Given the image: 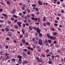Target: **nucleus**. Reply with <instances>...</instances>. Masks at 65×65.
Listing matches in <instances>:
<instances>
[{
  "instance_id": "nucleus-17",
  "label": "nucleus",
  "mask_w": 65,
  "mask_h": 65,
  "mask_svg": "<svg viewBox=\"0 0 65 65\" xmlns=\"http://www.w3.org/2000/svg\"><path fill=\"white\" fill-rule=\"evenodd\" d=\"M14 27L16 29H18V26H17L16 25H14Z\"/></svg>"
},
{
  "instance_id": "nucleus-5",
  "label": "nucleus",
  "mask_w": 65,
  "mask_h": 65,
  "mask_svg": "<svg viewBox=\"0 0 65 65\" xmlns=\"http://www.w3.org/2000/svg\"><path fill=\"white\" fill-rule=\"evenodd\" d=\"M28 63V62L27 60H24L23 61V62L22 64L23 65H25L26 64H27Z\"/></svg>"
},
{
  "instance_id": "nucleus-58",
  "label": "nucleus",
  "mask_w": 65,
  "mask_h": 65,
  "mask_svg": "<svg viewBox=\"0 0 65 65\" xmlns=\"http://www.w3.org/2000/svg\"><path fill=\"white\" fill-rule=\"evenodd\" d=\"M59 28H62V25H59Z\"/></svg>"
},
{
  "instance_id": "nucleus-8",
  "label": "nucleus",
  "mask_w": 65,
  "mask_h": 65,
  "mask_svg": "<svg viewBox=\"0 0 65 65\" xmlns=\"http://www.w3.org/2000/svg\"><path fill=\"white\" fill-rule=\"evenodd\" d=\"M22 55H23V56L24 57H26L27 56V55L26 54H25V53L24 52H23L22 53Z\"/></svg>"
},
{
  "instance_id": "nucleus-54",
  "label": "nucleus",
  "mask_w": 65,
  "mask_h": 65,
  "mask_svg": "<svg viewBox=\"0 0 65 65\" xmlns=\"http://www.w3.org/2000/svg\"><path fill=\"white\" fill-rule=\"evenodd\" d=\"M56 57H57L58 58H60V56L59 55H56Z\"/></svg>"
},
{
  "instance_id": "nucleus-19",
  "label": "nucleus",
  "mask_w": 65,
  "mask_h": 65,
  "mask_svg": "<svg viewBox=\"0 0 65 65\" xmlns=\"http://www.w3.org/2000/svg\"><path fill=\"white\" fill-rule=\"evenodd\" d=\"M18 58H20L21 59H22V56H21L20 55H18Z\"/></svg>"
},
{
  "instance_id": "nucleus-59",
  "label": "nucleus",
  "mask_w": 65,
  "mask_h": 65,
  "mask_svg": "<svg viewBox=\"0 0 65 65\" xmlns=\"http://www.w3.org/2000/svg\"><path fill=\"white\" fill-rule=\"evenodd\" d=\"M19 15H22V13H20L19 14Z\"/></svg>"
},
{
  "instance_id": "nucleus-42",
  "label": "nucleus",
  "mask_w": 65,
  "mask_h": 65,
  "mask_svg": "<svg viewBox=\"0 0 65 65\" xmlns=\"http://www.w3.org/2000/svg\"><path fill=\"white\" fill-rule=\"evenodd\" d=\"M3 51H1L0 52V55H3Z\"/></svg>"
},
{
  "instance_id": "nucleus-57",
  "label": "nucleus",
  "mask_w": 65,
  "mask_h": 65,
  "mask_svg": "<svg viewBox=\"0 0 65 65\" xmlns=\"http://www.w3.org/2000/svg\"><path fill=\"white\" fill-rule=\"evenodd\" d=\"M53 40H55V39H56V37H54L53 38Z\"/></svg>"
},
{
  "instance_id": "nucleus-14",
  "label": "nucleus",
  "mask_w": 65,
  "mask_h": 65,
  "mask_svg": "<svg viewBox=\"0 0 65 65\" xmlns=\"http://www.w3.org/2000/svg\"><path fill=\"white\" fill-rule=\"evenodd\" d=\"M12 17H14V18H18V17L16 15H12Z\"/></svg>"
},
{
  "instance_id": "nucleus-34",
  "label": "nucleus",
  "mask_w": 65,
  "mask_h": 65,
  "mask_svg": "<svg viewBox=\"0 0 65 65\" xmlns=\"http://www.w3.org/2000/svg\"><path fill=\"white\" fill-rule=\"evenodd\" d=\"M6 3L7 4H8V5H10V3H9V1H7Z\"/></svg>"
},
{
  "instance_id": "nucleus-47",
  "label": "nucleus",
  "mask_w": 65,
  "mask_h": 65,
  "mask_svg": "<svg viewBox=\"0 0 65 65\" xmlns=\"http://www.w3.org/2000/svg\"><path fill=\"white\" fill-rule=\"evenodd\" d=\"M23 43L21 42V43L20 44V46H22V45H23Z\"/></svg>"
},
{
  "instance_id": "nucleus-20",
  "label": "nucleus",
  "mask_w": 65,
  "mask_h": 65,
  "mask_svg": "<svg viewBox=\"0 0 65 65\" xmlns=\"http://www.w3.org/2000/svg\"><path fill=\"white\" fill-rule=\"evenodd\" d=\"M12 61L13 62H14L15 61V59L14 58H13L12 59Z\"/></svg>"
},
{
  "instance_id": "nucleus-15",
  "label": "nucleus",
  "mask_w": 65,
  "mask_h": 65,
  "mask_svg": "<svg viewBox=\"0 0 65 65\" xmlns=\"http://www.w3.org/2000/svg\"><path fill=\"white\" fill-rule=\"evenodd\" d=\"M51 57L52 58V59L51 60H54V59L55 58V57L53 55H52Z\"/></svg>"
},
{
  "instance_id": "nucleus-12",
  "label": "nucleus",
  "mask_w": 65,
  "mask_h": 65,
  "mask_svg": "<svg viewBox=\"0 0 65 65\" xmlns=\"http://www.w3.org/2000/svg\"><path fill=\"white\" fill-rule=\"evenodd\" d=\"M48 38H49L50 37V36L51 35L50 34H49L48 33L46 34Z\"/></svg>"
},
{
  "instance_id": "nucleus-46",
  "label": "nucleus",
  "mask_w": 65,
  "mask_h": 65,
  "mask_svg": "<svg viewBox=\"0 0 65 65\" xmlns=\"http://www.w3.org/2000/svg\"><path fill=\"white\" fill-rule=\"evenodd\" d=\"M22 31L23 32V34H24V33H25V31H24V30L23 29H22Z\"/></svg>"
},
{
  "instance_id": "nucleus-56",
  "label": "nucleus",
  "mask_w": 65,
  "mask_h": 65,
  "mask_svg": "<svg viewBox=\"0 0 65 65\" xmlns=\"http://www.w3.org/2000/svg\"><path fill=\"white\" fill-rule=\"evenodd\" d=\"M6 49H7V48H8V46L7 45L6 46H5Z\"/></svg>"
},
{
  "instance_id": "nucleus-64",
  "label": "nucleus",
  "mask_w": 65,
  "mask_h": 65,
  "mask_svg": "<svg viewBox=\"0 0 65 65\" xmlns=\"http://www.w3.org/2000/svg\"><path fill=\"white\" fill-rule=\"evenodd\" d=\"M34 21H37V18H35Z\"/></svg>"
},
{
  "instance_id": "nucleus-11",
  "label": "nucleus",
  "mask_w": 65,
  "mask_h": 65,
  "mask_svg": "<svg viewBox=\"0 0 65 65\" xmlns=\"http://www.w3.org/2000/svg\"><path fill=\"white\" fill-rule=\"evenodd\" d=\"M29 36L28 35V34H25V37H27V38H28V36Z\"/></svg>"
},
{
  "instance_id": "nucleus-27",
  "label": "nucleus",
  "mask_w": 65,
  "mask_h": 65,
  "mask_svg": "<svg viewBox=\"0 0 65 65\" xmlns=\"http://www.w3.org/2000/svg\"><path fill=\"white\" fill-rule=\"evenodd\" d=\"M50 52V50H49V49H47L45 51V52L46 53H48Z\"/></svg>"
},
{
  "instance_id": "nucleus-4",
  "label": "nucleus",
  "mask_w": 65,
  "mask_h": 65,
  "mask_svg": "<svg viewBox=\"0 0 65 65\" xmlns=\"http://www.w3.org/2000/svg\"><path fill=\"white\" fill-rule=\"evenodd\" d=\"M48 59L50 60V61H49L48 62L49 64H52V61H52V59H51V58H50V57H49Z\"/></svg>"
},
{
  "instance_id": "nucleus-43",
  "label": "nucleus",
  "mask_w": 65,
  "mask_h": 65,
  "mask_svg": "<svg viewBox=\"0 0 65 65\" xmlns=\"http://www.w3.org/2000/svg\"><path fill=\"white\" fill-rule=\"evenodd\" d=\"M54 26H56V27H57V26H58V24H57V23H55L54 24Z\"/></svg>"
},
{
  "instance_id": "nucleus-61",
  "label": "nucleus",
  "mask_w": 65,
  "mask_h": 65,
  "mask_svg": "<svg viewBox=\"0 0 65 65\" xmlns=\"http://www.w3.org/2000/svg\"><path fill=\"white\" fill-rule=\"evenodd\" d=\"M35 36H37L38 35V32H36L35 34Z\"/></svg>"
},
{
  "instance_id": "nucleus-60",
  "label": "nucleus",
  "mask_w": 65,
  "mask_h": 65,
  "mask_svg": "<svg viewBox=\"0 0 65 65\" xmlns=\"http://www.w3.org/2000/svg\"><path fill=\"white\" fill-rule=\"evenodd\" d=\"M17 21H18V20L16 19L14 21V23H16Z\"/></svg>"
},
{
  "instance_id": "nucleus-39",
  "label": "nucleus",
  "mask_w": 65,
  "mask_h": 65,
  "mask_svg": "<svg viewBox=\"0 0 65 65\" xmlns=\"http://www.w3.org/2000/svg\"><path fill=\"white\" fill-rule=\"evenodd\" d=\"M27 11H28V13H30V9H27Z\"/></svg>"
},
{
  "instance_id": "nucleus-13",
  "label": "nucleus",
  "mask_w": 65,
  "mask_h": 65,
  "mask_svg": "<svg viewBox=\"0 0 65 65\" xmlns=\"http://www.w3.org/2000/svg\"><path fill=\"white\" fill-rule=\"evenodd\" d=\"M47 41L48 42V43H51L52 42V41L50 40H48Z\"/></svg>"
},
{
  "instance_id": "nucleus-33",
  "label": "nucleus",
  "mask_w": 65,
  "mask_h": 65,
  "mask_svg": "<svg viewBox=\"0 0 65 65\" xmlns=\"http://www.w3.org/2000/svg\"><path fill=\"white\" fill-rule=\"evenodd\" d=\"M40 20H41V19L40 18H38V19H37V21L38 22H39V21H40Z\"/></svg>"
},
{
  "instance_id": "nucleus-35",
  "label": "nucleus",
  "mask_w": 65,
  "mask_h": 65,
  "mask_svg": "<svg viewBox=\"0 0 65 65\" xmlns=\"http://www.w3.org/2000/svg\"><path fill=\"white\" fill-rule=\"evenodd\" d=\"M33 28L34 30H36L37 29V28H36V27H34Z\"/></svg>"
},
{
  "instance_id": "nucleus-63",
  "label": "nucleus",
  "mask_w": 65,
  "mask_h": 65,
  "mask_svg": "<svg viewBox=\"0 0 65 65\" xmlns=\"http://www.w3.org/2000/svg\"><path fill=\"white\" fill-rule=\"evenodd\" d=\"M30 17V15H27V18H29Z\"/></svg>"
},
{
  "instance_id": "nucleus-25",
  "label": "nucleus",
  "mask_w": 65,
  "mask_h": 65,
  "mask_svg": "<svg viewBox=\"0 0 65 65\" xmlns=\"http://www.w3.org/2000/svg\"><path fill=\"white\" fill-rule=\"evenodd\" d=\"M31 28H32V27L31 26H29V29L30 30H32V29Z\"/></svg>"
},
{
  "instance_id": "nucleus-23",
  "label": "nucleus",
  "mask_w": 65,
  "mask_h": 65,
  "mask_svg": "<svg viewBox=\"0 0 65 65\" xmlns=\"http://www.w3.org/2000/svg\"><path fill=\"white\" fill-rule=\"evenodd\" d=\"M55 46H56V48H59V46L58 45V44L56 45Z\"/></svg>"
},
{
  "instance_id": "nucleus-21",
  "label": "nucleus",
  "mask_w": 65,
  "mask_h": 65,
  "mask_svg": "<svg viewBox=\"0 0 65 65\" xmlns=\"http://www.w3.org/2000/svg\"><path fill=\"white\" fill-rule=\"evenodd\" d=\"M46 19V17H44L43 18V21L44 22H45V19Z\"/></svg>"
},
{
  "instance_id": "nucleus-45",
  "label": "nucleus",
  "mask_w": 65,
  "mask_h": 65,
  "mask_svg": "<svg viewBox=\"0 0 65 65\" xmlns=\"http://www.w3.org/2000/svg\"><path fill=\"white\" fill-rule=\"evenodd\" d=\"M34 43L35 44H37V43H38V42H37L36 41H35L34 42Z\"/></svg>"
},
{
  "instance_id": "nucleus-2",
  "label": "nucleus",
  "mask_w": 65,
  "mask_h": 65,
  "mask_svg": "<svg viewBox=\"0 0 65 65\" xmlns=\"http://www.w3.org/2000/svg\"><path fill=\"white\" fill-rule=\"evenodd\" d=\"M36 60L38 62H39L40 63L42 62V59L41 58H39L38 57H36Z\"/></svg>"
},
{
  "instance_id": "nucleus-16",
  "label": "nucleus",
  "mask_w": 65,
  "mask_h": 65,
  "mask_svg": "<svg viewBox=\"0 0 65 65\" xmlns=\"http://www.w3.org/2000/svg\"><path fill=\"white\" fill-rule=\"evenodd\" d=\"M15 11H16V10H15V9H14L13 10L12 13L13 14L15 12Z\"/></svg>"
},
{
  "instance_id": "nucleus-30",
  "label": "nucleus",
  "mask_w": 65,
  "mask_h": 65,
  "mask_svg": "<svg viewBox=\"0 0 65 65\" xmlns=\"http://www.w3.org/2000/svg\"><path fill=\"white\" fill-rule=\"evenodd\" d=\"M47 25H48V26H50V23L49 22H47L46 23Z\"/></svg>"
},
{
  "instance_id": "nucleus-62",
  "label": "nucleus",
  "mask_w": 65,
  "mask_h": 65,
  "mask_svg": "<svg viewBox=\"0 0 65 65\" xmlns=\"http://www.w3.org/2000/svg\"><path fill=\"white\" fill-rule=\"evenodd\" d=\"M3 11V9H2L1 8L0 9V12H1V11Z\"/></svg>"
},
{
  "instance_id": "nucleus-53",
  "label": "nucleus",
  "mask_w": 65,
  "mask_h": 65,
  "mask_svg": "<svg viewBox=\"0 0 65 65\" xmlns=\"http://www.w3.org/2000/svg\"><path fill=\"white\" fill-rule=\"evenodd\" d=\"M23 50L24 52H27V50L26 49H23Z\"/></svg>"
},
{
  "instance_id": "nucleus-9",
  "label": "nucleus",
  "mask_w": 65,
  "mask_h": 65,
  "mask_svg": "<svg viewBox=\"0 0 65 65\" xmlns=\"http://www.w3.org/2000/svg\"><path fill=\"white\" fill-rule=\"evenodd\" d=\"M8 36H12L11 33V32H10V31H9L8 32Z\"/></svg>"
},
{
  "instance_id": "nucleus-24",
  "label": "nucleus",
  "mask_w": 65,
  "mask_h": 65,
  "mask_svg": "<svg viewBox=\"0 0 65 65\" xmlns=\"http://www.w3.org/2000/svg\"><path fill=\"white\" fill-rule=\"evenodd\" d=\"M22 41L23 44H25V42H26L25 40H22Z\"/></svg>"
},
{
  "instance_id": "nucleus-31",
  "label": "nucleus",
  "mask_w": 65,
  "mask_h": 65,
  "mask_svg": "<svg viewBox=\"0 0 65 65\" xmlns=\"http://www.w3.org/2000/svg\"><path fill=\"white\" fill-rule=\"evenodd\" d=\"M35 38H34L32 39V42H34V41H35Z\"/></svg>"
},
{
  "instance_id": "nucleus-41",
  "label": "nucleus",
  "mask_w": 65,
  "mask_h": 65,
  "mask_svg": "<svg viewBox=\"0 0 65 65\" xmlns=\"http://www.w3.org/2000/svg\"><path fill=\"white\" fill-rule=\"evenodd\" d=\"M8 24H11V21H8Z\"/></svg>"
},
{
  "instance_id": "nucleus-36",
  "label": "nucleus",
  "mask_w": 65,
  "mask_h": 65,
  "mask_svg": "<svg viewBox=\"0 0 65 65\" xmlns=\"http://www.w3.org/2000/svg\"><path fill=\"white\" fill-rule=\"evenodd\" d=\"M28 51L29 52H27V54L28 55H29V54H30V51L28 50Z\"/></svg>"
},
{
  "instance_id": "nucleus-29",
  "label": "nucleus",
  "mask_w": 65,
  "mask_h": 65,
  "mask_svg": "<svg viewBox=\"0 0 65 65\" xmlns=\"http://www.w3.org/2000/svg\"><path fill=\"white\" fill-rule=\"evenodd\" d=\"M31 5L33 7H36V4H33L32 5Z\"/></svg>"
},
{
  "instance_id": "nucleus-10",
  "label": "nucleus",
  "mask_w": 65,
  "mask_h": 65,
  "mask_svg": "<svg viewBox=\"0 0 65 65\" xmlns=\"http://www.w3.org/2000/svg\"><path fill=\"white\" fill-rule=\"evenodd\" d=\"M38 3L40 5H42L43 4L40 1H38Z\"/></svg>"
},
{
  "instance_id": "nucleus-28",
  "label": "nucleus",
  "mask_w": 65,
  "mask_h": 65,
  "mask_svg": "<svg viewBox=\"0 0 65 65\" xmlns=\"http://www.w3.org/2000/svg\"><path fill=\"white\" fill-rule=\"evenodd\" d=\"M38 51L40 53H41V49L40 48H39L38 50Z\"/></svg>"
},
{
  "instance_id": "nucleus-32",
  "label": "nucleus",
  "mask_w": 65,
  "mask_h": 65,
  "mask_svg": "<svg viewBox=\"0 0 65 65\" xmlns=\"http://www.w3.org/2000/svg\"><path fill=\"white\" fill-rule=\"evenodd\" d=\"M53 35H57V33L56 32H54L53 33Z\"/></svg>"
},
{
  "instance_id": "nucleus-40",
  "label": "nucleus",
  "mask_w": 65,
  "mask_h": 65,
  "mask_svg": "<svg viewBox=\"0 0 65 65\" xmlns=\"http://www.w3.org/2000/svg\"><path fill=\"white\" fill-rule=\"evenodd\" d=\"M28 22L29 23H31V20L30 19H29L28 20Z\"/></svg>"
},
{
  "instance_id": "nucleus-37",
  "label": "nucleus",
  "mask_w": 65,
  "mask_h": 65,
  "mask_svg": "<svg viewBox=\"0 0 65 65\" xmlns=\"http://www.w3.org/2000/svg\"><path fill=\"white\" fill-rule=\"evenodd\" d=\"M45 44H46V46H47L48 45V44L47 43V42H45Z\"/></svg>"
},
{
  "instance_id": "nucleus-3",
  "label": "nucleus",
  "mask_w": 65,
  "mask_h": 65,
  "mask_svg": "<svg viewBox=\"0 0 65 65\" xmlns=\"http://www.w3.org/2000/svg\"><path fill=\"white\" fill-rule=\"evenodd\" d=\"M42 41L41 39H40L38 41L39 44V45H42Z\"/></svg>"
},
{
  "instance_id": "nucleus-22",
  "label": "nucleus",
  "mask_w": 65,
  "mask_h": 65,
  "mask_svg": "<svg viewBox=\"0 0 65 65\" xmlns=\"http://www.w3.org/2000/svg\"><path fill=\"white\" fill-rule=\"evenodd\" d=\"M49 38H50V39H51V40H52V39H53V36H50Z\"/></svg>"
},
{
  "instance_id": "nucleus-52",
  "label": "nucleus",
  "mask_w": 65,
  "mask_h": 65,
  "mask_svg": "<svg viewBox=\"0 0 65 65\" xmlns=\"http://www.w3.org/2000/svg\"><path fill=\"white\" fill-rule=\"evenodd\" d=\"M22 37H23V35H20V38H22Z\"/></svg>"
},
{
  "instance_id": "nucleus-38",
  "label": "nucleus",
  "mask_w": 65,
  "mask_h": 65,
  "mask_svg": "<svg viewBox=\"0 0 65 65\" xmlns=\"http://www.w3.org/2000/svg\"><path fill=\"white\" fill-rule=\"evenodd\" d=\"M9 39H9V38L8 37L6 38V40H9Z\"/></svg>"
},
{
  "instance_id": "nucleus-49",
  "label": "nucleus",
  "mask_w": 65,
  "mask_h": 65,
  "mask_svg": "<svg viewBox=\"0 0 65 65\" xmlns=\"http://www.w3.org/2000/svg\"><path fill=\"white\" fill-rule=\"evenodd\" d=\"M27 26H29V23H27L25 24Z\"/></svg>"
},
{
  "instance_id": "nucleus-50",
  "label": "nucleus",
  "mask_w": 65,
  "mask_h": 65,
  "mask_svg": "<svg viewBox=\"0 0 65 65\" xmlns=\"http://www.w3.org/2000/svg\"><path fill=\"white\" fill-rule=\"evenodd\" d=\"M10 31H12V32H14V30L11 29L10 30Z\"/></svg>"
},
{
  "instance_id": "nucleus-55",
  "label": "nucleus",
  "mask_w": 65,
  "mask_h": 65,
  "mask_svg": "<svg viewBox=\"0 0 65 65\" xmlns=\"http://www.w3.org/2000/svg\"><path fill=\"white\" fill-rule=\"evenodd\" d=\"M59 4H60V2L59 1L57 3V4H58V5H59Z\"/></svg>"
},
{
  "instance_id": "nucleus-48",
  "label": "nucleus",
  "mask_w": 65,
  "mask_h": 65,
  "mask_svg": "<svg viewBox=\"0 0 65 65\" xmlns=\"http://www.w3.org/2000/svg\"><path fill=\"white\" fill-rule=\"evenodd\" d=\"M52 31H55V29H54V28H52Z\"/></svg>"
},
{
  "instance_id": "nucleus-1",
  "label": "nucleus",
  "mask_w": 65,
  "mask_h": 65,
  "mask_svg": "<svg viewBox=\"0 0 65 65\" xmlns=\"http://www.w3.org/2000/svg\"><path fill=\"white\" fill-rule=\"evenodd\" d=\"M37 29L36 30V31L39 34V37H42V34L40 33V31H41V30H40L38 27H37Z\"/></svg>"
},
{
  "instance_id": "nucleus-7",
  "label": "nucleus",
  "mask_w": 65,
  "mask_h": 65,
  "mask_svg": "<svg viewBox=\"0 0 65 65\" xmlns=\"http://www.w3.org/2000/svg\"><path fill=\"white\" fill-rule=\"evenodd\" d=\"M17 24H18V26H19V27H21V24H22V23L18 22L17 23Z\"/></svg>"
},
{
  "instance_id": "nucleus-18",
  "label": "nucleus",
  "mask_w": 65,
  "mask_h": 65,
  "mask_svg": "<svg viewBox=\"0 0 65 65\" xmlns=\"http://www.w3.org/2000/svg\"><path fill=\"white\" fill-rule=\"evenodd\" d=\"M2 14L4 17H7V15H6V14L4 13H3Z\"/></svg>"
},
{
  "instance_id": "nucleus-6",
  "label": "nucleus",
  "mask_w": 65,
  "mask_h": 65,
  "mask_svg": "<svg viewBox=\"0 0 65 65\" xmlns=\"http://www.w3.org/2000/svg\"><path fill=\"white\" fill-rule=\"evenodd\" d=\"M5 30L7 32H8V31H9L10 29L9 27H6L5 28Z\"/></svg>"
},
{
  "instance_id": "nucleus-26",
  "label": "nucleus",
  "mask_w": 65,
  "mask_h": 65,
  "mask_svg": "<svg viewBox=\"0 0 65 65\" xmlns=\"http://www.w3.org/2000/svg\"><path fill=\"white\" fill-rule=\"evenodd\" d=\"M47 57H48V58H49L48 57H51V55H50V54H48L47 55Z\"/></svg>"
},
{
  "instance_id": "nucleus-51",
  "label": "nucleus",
  "mask_w": 65,
  "mask_h": 65,
  "mask_svg": "<svg viewBox=\"0 0 65 65\" xmlns=\"http://www.w3.org/2000/svg\"><path fill=\"white\" fill-rule=\"evenodd\" d=\"M27 48L29 50H31V47H27Z\"/></svg>"
},
{
  "instance_id": "nucleus-44",
  "label": "nucleus",
  "mask_w": 65,
  "mask_h": 65,
  "mask_svg": "<svg viewBox=\"0 0 65 65\" xmlns=\"http://www.w3.org/2000/svg\"><path fill=\"white\" fill-rule=\"evenodd\" d=\"M25 8L24 7H22V9L23 10H25Z\"/></svg>"
}]
</instances>
